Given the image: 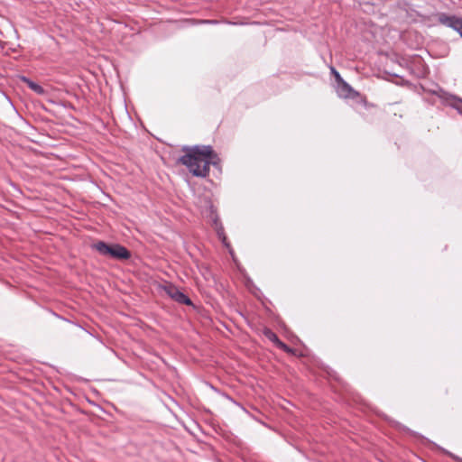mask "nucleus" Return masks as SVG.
Listing matches in <instances>:
<instances>
[{
    "instance_id": "f257e3e1",
    "label": "nucleus",
    "mask_w": 462,
    "mask_h": 462,
    "mask_svg": "<svg viewBox=\"0 0 462 462\" xmlns=\"http://www.w3.org/2000/svg\"><path fill=\"white\" fill-rule=\"evenodd\" d=\"M90 247L97 251L101 256L117 261H126L132 256L131 252L125 246L118 243L109 244L99 240L92 243Z\"/></svg>"
},
{
    "instance_id": "f03ea898",
    "label": "nucleus",
    "mask_w": 462,
    "mask_h": 462,
    "mask_svg": "<svg viewBox=\"0 0 462 462\" xmlns=\"http://www.w3.org/2000/svg\"><path fill=\"white\" fill-rule=\"evenodd\" d=\"M205 145L196 144L193 146L184 145L182 151L185 154L180 156L178 162L186 166L189 171L192 174L196 166L201 165V163L207 159Z\"/></svg>"
},
{
    "instance_id": "7ed1b4c3",
    "label": "nucleus",
    "mask_w": 462,
    "mask_h": 462,
    "mask_svg": "<svg viewBox=\"0 0 462 462\" xmlns=\"http://www.w3.org/2000/svg\"><path fill=\"white\" fill-rule=\"evenodd\" d=\"M436 18L440 24L453 29L455 32H458L462 38V18L447 13H439Z\"/></svg>"
},
{
    "instance_id": "20e7f679",
    "label": "nucleus",
    "mask_w": 462,
    "mask_h": 462,
    "mask_svg": "<svg viewBox=\"0 0 462 462\" xmlns=\"http://www.w3.org/2000/svg\"><path fill=\"white\" fill-rule=\"evenodd\" d=\"M164 291L166 294L176 302L187 306H193V302L190 298L186 293L180 291L175 285L169 284L164 286Z\"/></svg>"
},
{
    "instance_id": "39448f33",
    "label": "nucleus",
    "mask_w": 462,
    "mask_h": 462,
    "mask_svg": "<svg viewBox=\"0 0 462 462\" xmlns=\"http://www.w3.org/2000/svg\"><path fill=\"white\" fill-rule=\"evenodd\" d=\"M88 128H91V130L97 134H105L106 131V125L104 122V120L98 117L97 116L88 115Z\"/></svg>"
},
{
    "instance_id": "423d86ee",
    "label": "nucleus",
    "mask_w": 462,
    "mask_h": 462,
    "mask_svg": "<svg viewBox=\"0 0 462 462\" xmlns=\"http://www.w3.org/2000/svg\"><path fill=\"white\" fill-rule=\"evenodd\" d=\"M337 93L340 97L347 98L353 97L354 95H357V92L344 79L337 83L336 85Z\"/></svg>"
},
{
    "instance_id": "0eeeda50",
    "label": "nucleus",
    "mask_w": 462,
    "mask_h": 462,
    "mask_svg": "<svg viewBox=\"0 0 462 462\" xmlns=\"http://www.w3.org/2000/svg\"><path fill=\"white\" fill-rule=\"evenodd\" d=\"M203 148H206V152L208 153L207 155V160L209 162V163L215 169L221 171V159L219 155L214 151L213 147L211 145H207Z\"/></svg>"
},
{
    "instance_id": "6e6552de",
    "label": "nucleus",
    "mask_w": 462,
    "mask_h": 462,
    "mask_svg": "<svg viewBox=\"0 0 462 462\" xmlns=\"http://www.w3.org/2000/svg\"><path fill=\"white\" fill-rule=\"evenodd\" d=\"M210 166L211 164L209 163V162L206 159L203 162H202V165H199V166H196L194 168V171H193V173L192 175L194 177H199V178H206L208 176L209 174V171H210Z\"/></svg>"
},
{
    "instance_id": "1a4fd4ad",
    "label": "nucleus",
    "mask_w": 462,
    "mask_h": 462,
    "mask_svg": "<svg viewBox=\"0 0 462 462\" xmlns=\"http://www.w3.org/2000/svg\"><path fill=\"white\" fill-rule=\"evenodd\" d=\"M263 335L269 339L271 342H273L275 346L278 348L281 346V344H282V341L278 337V336L269 328H264L263 329Z\"/></svg>"
},
{
    "instance_id": "9d476101",
    "label": "nucleus",
    "mask_w": 462,
    "mask_h": 462,
    "mask_svg": "<svg viewBox=\"0 0 462 462\" xmlns=\"http://www.w3.org/2000/svg\"><path fill=\"white\" fill-rule=\"evenodd\" d=\"M212 222H213V226L215 227V230H216L218 239H221V238L225 239V237L226 236L225 234L224 226H223L222 223L220 222L219 217L217 214H215L213 216Z\"/></svg>"
},
{
    "instance_id": "9b49d317",
    "label": "nucleus",
    "mask_w": 462,
    "mask_h": 462,
    "mask_svg": "<svg viewBox=\"0 0 462 462\" xmlns=\"http://www.w3.org/2000/svg\"><path fill=\"white\" fill-rule=\"evenodd\" d=\"M23 81L25 82L28 87L33 90L34 92H36L37 94H43L44 93V89L42 86H40L39 84L32 81L31 79L25 78V77H23L22 78Z\"/></svg>"
},
{
    "instance_id": "f8f14e48",
    "label": "nucleus",
    "mask_w": 462,
    "mask_h": 462,
    "mask_svg": "<svg viewBox=\"0 0 462 462\" xmlns=\"http://www.w3.org/2000/svg\"><path fill=\"white\" fill-rule=\"evenodd\" d=\"M398 428L402 430L403 432H406L417 439H423V440H426V441H429L428 439L424 438L421 434L411 430L410 428H408L407 426L405 425H402V424H399L398 425Z\"/></svg>"
},
{
    "instance_id": "ddd939ff",
    "label": "nucleus",
    "mask_w": 462,
    "mask_h": 462,
    "mask_svg": "<svg viewBox=\"0 0 462 462\" xmlns=\"http://www.w3.org/2000/svg\"><path fill=\"white\" fill-rule=\"evenodd\" d=\"M329 69H330V74L334 77L335 80H336V83H338L339 81H341L342 79H344L340 73L336 69L335 67L333 66H329Z\"/></svg>"
},
{
    "instance_id": "4468645a",
    "label": "nucleus",
    "mask_w": 462,
    "mask_h": 462,
    "mask_svg": "<svg viewBox=\"0 0 462 462\" xmlns=\"http://www.w3.org/2000/svg\"><path fill=\"white\" fill-rule=\"evenodd\" d=\"M431 444H433L434 446H436L438 448L441 449L442 452H444L445 454L448 455L450 457H452L453 459L458 461V462H462V458L454 455L453 453L444 449L443 448H440L439 446L436 445L434 442H431Z\"/></svg>"
},
{
    "instance_id": "2eb2a0df",
    "label": "nucleus",
    "mask_w": 462,
    "mask_h": 462,
    "mask_svg": "<svg viewBox=\"0 0 462 462\" xmlns=\"http://www.w3.org/2000/svg\"><path fill=\"white\" fill-rule=\"evenodd\" d=\"M222 23V20H216V19H207V20H199L198 23L201 24H219Z\"/></svg>"
},
{
    "instance_id": "dca6fc26",
    "label": "nucleus",
    "mask_w": 462,
    "mask_h": 462,
    "mask_svg": "<svg viewBox=\"0 0 462 462\" xmlns=\"http://www.w3.org/2000/svg\"><path fill=\"white\" fill-rule=\"evenodd\" d=\"M222 243V245L228 249V252L229 254L232 255V257L234 258V250L232 249L229 242L227 241V237L226 236L225 239L221 238L219 239Z\"/></svg>"
},
{
    "instance_id": "f3484780",
    "label": "nucleus",
    "mask_w": 462,
    "mask_h": 462,
    "mask_svg": "<svg viewBox=\"0 0 462 462\" xmlns=\"http://www.w3.org/2000/svg\"><path fill=\"white\" fill-rule=\"evenodd\" d=\"M279 349L284 351L285 353L295 355V350L293 348H291V346H289L288 345H286L284 342H282V344H281V346L279 347Z\"/></svg>"
},
{
    "instance_id": "a211bd4d",
    "label": "nucleus",
    "mask_w": 462,
    "mask_h": 462,
    "mask_svg": "<svg viewBox=\"0 0 462 462\" xmlns=\"http://www.w3.org/2000/svg\"><path fill=\"white\" fill-rule=\"evenodd\" d=\"M226 23V24H229V25H245L246 24V23H243V22H233V21H229V20H222V23Z\"/></svg>"
},
{
    "instance_id": "6ab92c4d",
    "label": "nucleus",
    "mask_w": 462,
    "mask_h": 462,
    "mask_svg": "<svg viewBox=\"0 0 462 462\" xmlns=\"http://www.w3.org/2000/svg\"><path fill=\"white\" fill-rule=\"evenodd\" d=\"M245 285H246V287H247L250 291L252 290V287H254V282H253L252 279H251V278H249V277L246 279V283H245Z\"/></svg>"
},
{
    "instance_id": "aec40b11",
    "label": "nucleus",
    "mask_w": 462,
    "mask_h": 462,
    "mask_svg": "<svg viewBox=\"0 0 462 462\" xmlns=\"http://www.w3.org/2000/svg\"><path fill=\"white\" fill-rule=\"evenodd\" d=\"M88 404H92V405L96 406V403H95V402H91L89 399H88Z\"/></svg>"
}]
</instances>
